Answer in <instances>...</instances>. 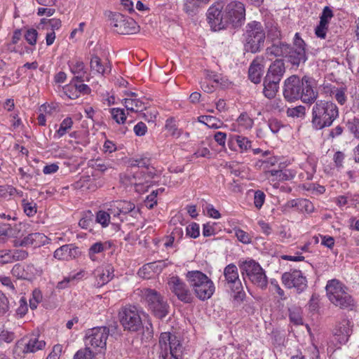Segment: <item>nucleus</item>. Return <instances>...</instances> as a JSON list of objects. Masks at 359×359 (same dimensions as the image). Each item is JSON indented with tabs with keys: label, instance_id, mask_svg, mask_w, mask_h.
I'll return each instance as SVG.
<instances>
[{
	"label": "nucleus",
	"instance_id": "f257e3e1",
	"mask_svg": "<svg viewBox=\"0 0 359 359\" xmlns=\"http://www.w3.org/2000/svg\"><path fill=\"white\" fill-rule=\"evenodd\" d=\"M283 95L289 102L301 99L303 102L309 103L316 99L317 93L313 90L306 76L300 79L299 76L293 75L285 81Z\"/></svg>",
	"mask_w": 359,
	"mask_h": 359
},
{
	"label": "nucleus",
	"instance_id": "f03ea898",
	"mask_svg": "<svg viewBox=\"0 0 359 359\" xmlns=\"http://www.w3.org/2000/svg\"><path fill=\"white\" fill-rule=\"evenodd\" d=\"M338 116L339 109L334 102L317 100L312 108V126L316 130L330 127Z\"/></svg>",
	"mask_w": 359,
	"mask_h": 359
},
{
	"label": "nucleus",
	"instance_id": "7ed1b4c3",
	"mask_svg": "<svg viewBox=\"0 0 359 359\" xmlns=\"http://www.w3.org/2000/svg\"><path fill=\"white\" fill-rule=\"evenodd\" d=\"M182 348L178 337L170 332L161 333L155 346L158 359H180Z\"/></svg>",
	"mask_w": 359,
	"mask_h": 359
},
{
	"label": "nucleus",
	"instance_id": "20e7f679",
	"mask_svg": "<svg viewBox=\"0 0 359 359\" xmlns=\"http://www.w3.org/2000/svg\"><path fill=\"white\" fill-rule=\"evenodd\" d=\"M328 299L334 306L342 309L353 310L355 301L349 294L346 287L337 279L328 280L325 287Z\"/></svg>",
	"mask_w": 359,
	"mask_h": 359
},
{
	"label": "nucleus",
	"instance_id": "39448f33",
	"mask_svg": "<svg viewBox=\"0 0 359 359\" xmlns=\"http://www.w3.org/2000/svg\"><path fill=\"white\" fill-rule=\"evenodd\" d=\"M116 325L102 326L88 329L86 331L84 343L86 346L95 351L96 353L104 352L109 335L113 334Z\"/></svg>",
	"mask_w": 359,
	"mask_h": 359
},
{
	"label": "nucleus",
	"instance_id": "423d86ee",
	"mask_svg": "<svg viewBox=\"0 0 359 359\" xmlns=\"http://www.w3.org/2000/svg\"><path fill=\"white\" fill-rule=\"evenodd\" d=\"M141 292L149 311L158 319L165 318L169 313L170 306L165 297L156 290L150 288H144Z\"/></svg>",
	"mask_w": 359,
	"mask_h": 359
},
{
	"label": "nucleus",
	"instance_id": "0eeeda50",
	"mask_svg": "<svg viewBox=\"0 0 359 359\" xmlns=\"http://www.w3.org/2000/svg\"><path fill=\"white\" fill-rule=\"evenodd\" d=\"M149 159L140 158L133 160L132 168H137L133 172V177L134 184L138 190L146 191L151 185V180L156 175V170L153 167H149Z\"/></svg>",
	"mask_w": 359,
	"mask_h": 359
},
{
	"label": "nucleus",
	"instance_id": "6e6552de",
	"mask_svg": "<svg viewBox=\"0 0 359 359\" xmlns=\"http://www.w3.org/2000/svg\"><path fill=\"white\" fill-rule=\"evenodd\" d=\"M244 280L248 278L257 287L264 290L268 285V278L260 264L253 259L245 260L239 264Z\"/></svg>",
	"mask_w": 359,
	"mask_h": 359
},
{
	"label": "nucleus",
	"instance_id": "1a4fd4ad",
	"mask_svg": "<svg viewBox=\"0 0 359 359\" xmlns=\"http://www.w3.org/2000/svg\"><path fill=\"white\" fill-rule=\"evenodd\" d=\"M245 34V49L251 53H257L264 46L266 34L261 22L252 21L246 25Z\"/></svg>",
	"mask_w": 359,
	"mask_h": 359
},
{
	"label": "nucleus",
	"instance_id": "9d476101",
	"mask_svg": "<svg viewBox=\"0 0 359 359\" xmlns=\"http://www.w3.org/2000/svg\"><path fill=\"white\" fill-rule=\"evenodd\" d=\"M223 19L226 27L231 25L238 27L242 25L245 19V8L243 3L233 1L227 4L223 11Z\"/></svg>",
	"mask_w": 359,
	"mask_h": 359
},
{
	"label": "nucleus",
	"instance_id": "9b49d317",
	"mask_svg": "<svg viewBox=\"0 0 359 359\" xmlns=\"http://www.w3.org/2000/svg\"><path fill=\"white\" fill-rule=\"evenodd\" d=\"M119 320L124 330L137 332L142 327V321L135 306H126L118 313Z\"/></svg>",
	"mask_w": 359,
	"mask_h": 359
},
{
	"label": "nucleus",
	"instance_id": "f8f14e48",
	"mask_svg": "<svg viewBox=\"0 0 359 359\" xmlns=\"http://www.w3.org/2000/svg\"><path fill=\"white\" fill-rule=\"evenodd\" d=\"M45 346V341L40 340L36 336L25 337L18 341L15 344L13 348V355L16 359H22L25 358L29 353H34L43 349Z\"/></svg>",
	"mask_w": 359,
	"mask_h": 359
},
{
	"label": "nucleus",
	"instance_id": "ddd939ff",
	"mask_svg": "<svg viewBox=\"0 0 359 359\" xmlns=\"http://www.w3.org/2000/svg\"><path fill=\"white\" fill-rule=\"evenodd\" d=\"M109 20L114 32L119 34H133L139 31V26L133 18L120 13H111Z\"/></svg>",
	"mask_w": 359,
	"mask_h": 359
},
{
	"label": "nucleus",
	"instance_id": "4468645a",
	"mask_svg": "<svg viewBox=\"0 0 359 359\" xmlns=\"http://www.w3.org/2000/svg\"><path fill=\"white\" fill-rule=\"evenodd\" d=\"M224 276L225 285L235 293L234 299L242 298L245 294L237 266L233 264H228L224 269Z\"/></svg>",
	"mask_w": 359,
	"mask_h": 359
},
{
	"label": "nucleus",
	"instance_id": "2eb2a0df",
	"mask_svg": "<svg viewBox=\"0 0 359 359\" xmlns=\"http://www.w3.org/2000/svg\"><path fill=\"white\" fill-rule=\"evenodd\" d=\"M294 46L291 47L288 44V49L285 57L292 65L298 67L301 63H304L306 60L305 43L300 37L299 33H296L294 38Z\"/></svg>",
	"mask_w": 359,
	"mask_h": 359
},
{
	"label": "nucleus",
	"instance_id": "dca6fc26",
	"mask_svg": "<svg viewBox=\"0 0 359 359\" xmlns=\"http://www.w3.org/2000/svg\"><path fill=\"white\" fill-rule=\"evenodd\" d=\"M281 280L287 288H295L298 293L303 292L307 287L306 278L303 276L301 271L291 269L283 273Z\"/></svg>",
	"mask_w": 359,
	"mask_h": 359
},
{
	"label": "nucleus",
	"instance_id": "f3484780",
	"mask_svg": "<svg viewBox=\"0 0 359 359\" xmlns=\"http://www.w3.org/2000/svg\"><path fill=\"white\" fill-rule=\"evenodd\" d=\"M351 323L348 319H343L336 325L334 335L330 341V347L333 346L339 348L341 345L346 344L352 334Z\"/></svg>",
	"mask_w": 359,
	"mask_h": 359
},
{
	"label": "nucleus",
	"instance_id": "a211bd4d",
	"mask_svg": "<svg viewBox=\"0 0 359 359\" xmlns=\"http://www.w3.org/2000/svg\"><path fill=\"white\" fill-rule=\"evenodd\" d=\"M168 289L175 295L177 299L184 303H191L193 297L191 291L178 276H172L168 281Z\"/></svg>",
	"mask_w": 359,
	"mask_h": 359
},
{
	"label": "nucleus",
	"instance_id": "6ab92c4d",
	"mask_svg": "<svg viewBox=\"0 0 359 359\" xmlns=\"http://www.w3.org/2000/svg\"><path fill=\"white\" fill-rule=\"evenodd\" d=\"M207 19L214 31L226 27V25H224V19H223V12L222 13L219 5L212 6L209 8L207 13Z\"/></svg>",
	"mask_w": 359,
	"mask_h": 359
},
{
	"label": "nucleus",
	"instance_id": "aec40b11",
	"mask_svg": "<svg viewBox=\"0 0 359 359\" xmlns=\"http://www.w3.org/2000/svg\"><path fill=\"white\" fill-rule=\"evenodd\" d=\"M13 276L18 279L32 280L36 274V269L32 264L26 266L20 264H15L11 270Z\"/></svg>",
	"mask_w": 359,
	"mask_h": 359
},
{
	"label": "nucleus",
	"instance_id": "412c9836",
	"mask_svg": "<svg viewBox=\"0 0 359 359\" xmlns=\"http://www.w3.org/2000/svg\"><path fill=\"white\" fill-rule=\"evenodd\" d=\"M113 272V267L110 265L95 269L94 272L96 278L95 285L100 287L109 282L114 277Z\"/></svg>",
	"mask_w": 359,
	"mask_h": 359
},
{
	"label": "nucleus",
	"instance_id": "4be33fe9",
	"mask_svg": "<svg viewBox=\"0 0 359 359\" xmlns=\"http://www.w3.org/2000/svg\"><path fill=\"white\" fill-rule=\"evenodd\" d=\"M79 248L72 245H64L54 252V257L59 260H70L78 257Z\"/></svg>",
	"mask_w": 359,
	"mask_h": 359
},
{
	"label": "nucleus",
	"instance_id": "5701e85b",
	"mask_svg": "<svg viewBox=\"0 0 359 359\" xmlns=\"http://www.w3.org/2000/svg\"><path fill=\"white\" fill-rule=\"evenodd\" d=\"M285 72L283 60H276L270 66L265 77L280 81Z\"/></svg>",
	"mask_w": 359,
	"mask_h": 359
},
{
	"label": "nucleus",
	"instance_id": "b1692460",
	"mask_svg": "<svg viewBox=\"0 0 359 359\" xmlns=\"http://www.w3.org/2000/svg\"><path fill=\"white\" fill-rule=\"evenodd\" d=\"M215 285L213 282L208 278L199 288L198 287L194 290L196 296L201 301H205L210 299L215 292Z\"/></svg>",
	"mask_w": 359,
	"mask_h": 359
},
{
	"label": "nucleus",
	"instance_id": "393cba45",
	"mask_svg": "<svg viewBox=\"0 0 359 359\" xmlns=\"http://www.w3.org/2000/svg\"><path fill=\"white\" fill-rule=\"evenodd\" d=\"M288 49V44L278 41L273 43L271 46L268 47L266 50V55L269 60H272L276 57H284L287 54Z\"/></svg>",
	"mask_w": 359,
	"mask_h": 359
},
{
	"label": "nucleus",
	"instance_id": "a878e982",
	"mask_svg": "<svg viewBox=\"0 0 359 359\" xmlns=\"http://www.w3.org/2000/svg\"><path fill=\"white\" fill-rule=\"evenodd\" d=\"M46 236L41 233H32L23 238L19 243H17L15 246H29L35 245L39 246L44 243Z\"/></svg>",
	"mask_w": 359,
	"mask_h": 359
},
{
	"label": "nucleus",
	"instance_id": "bb28decb",
	"mask_svg": "<svg viewBox=\"0 0 359 359\" xmlns=\"http://www.w3.org/2000/svg\"><path fill=\"white\" fill-rule=\"evenodd\" d=\"M186 276L194 291L208 279V277L200 271H189Z\"/></svg>",
	"mask_w": 359,
	"mask_h": 359
},
{
	"label": "nucleus",
	"instance_id": "cd10ccee",
	"mask_svg": "<svg viewBox=\"0 0 359 359\" xmlns=\"http://www.w3.org/2000/svg\"><path fill=\"white\" fill-rule=\"evenodd\" d=\"M263 65L257 60H254L248 70L250 80L254 83H260L263 74Z\"/></svg>",
	"mask_w": 359,
	"mask_h": 359
},
{
	"label": "nucleus",
	"instance_id": "c85d7f7f",
	"mask_svg": "<svg viewBox=\"0 0 359 359\" xmlns=\"http://www.w3.org/2000/svg\"><path fill=\"white\" fill-rule=\"evenodd\" d=\"M279 81L265 77L264 79L263 93L266 97L269 99L273 98L279 88Z\"/></svg>",
	"mask_w": 359,
	"mask_h": 359
},
{
	"label": "nucleus",
	"instance_id": "c756f323",
	"mask_svg": "<svg viewBox=\"0 0 359 359\" xmlns=\"http://www.w3.org/2000/svg\"><path fill=\"white\" fill-rule=\"evenodd\" d=\"M106 211L109 215L112 224L118 225L123 221V217H122L120 214L118 206L116 201H113L107 205Z\"/></svg>",
	"mask_w": 359,
	"mask_h": 359
},
{
	"label": "nucleus",
	"instance_id": "7c9ffc66",
	"mask_svg": "<svg viewBox=\"0 0 359 359\" xmlns=\"http://www.w3.org/2000/svg\"><path fill=\"white\" fill-rule=\"evenodd\" d=\"M123 102L126 109L132 112H142L147 109L145 104L137 98H125Z\"/></svg>",
	"mask_w": 359,
	"mask_h": 359
},
{
	"label": "nucleus",
	"instance_id": "2f4dec72",
	"mask_svg": "<svg viewBox=\"0 0 359 359\" xmlns=\"http://www.w3.org/2000/svg\"><path fill=\"white\" fill-rule=\"evenodd\" d=\"M210 0H184V11L189 15H194L202 4H207Z\"/></svg>",
	"mask_w": 359,
	"mask_h": 359
},
{
	"label": "nucleus",
	"instance_id": "473e14b6",
	"mask_svg": "<svg viewBox=\"0 0 359 359\" xmlns=\"http://www.w3.org/2000/svg\"><path fill=\"white\" fill-rule=\"evenodd\" d=\"M90 68L92 70L95 71L102 75L109 72L111 69L110 67L107 65H104L101 61V59L97 55H93L91 57Z\"/></svg>",
	"mask_w": 359,
	"mask_h": 359
},
{
	"label": "nucleus",
	"instance_id": "72a5a7b5",
	"mask_svg": "<svg viewBox=\"0 0 359 359\" xmlns=\"http://www.w3.org/2000/svg\"><path fill=\"white\" fill-rule=\"evenodd\" d=\"M107 249V243L101 241L93 243L88 249V257L93 262L97 260V254L101 253Z\"/></svg>",
	"mask_w": 359,
	"mask_h": 359
},
{
	"label": "nucleus",
	"instance_id": "f704fd0d",
	"mask_svg": "<svg viewBox=\"0 0 359 359\" xmlns=\"http://www.w3.org/2000/svg\"><path fill=\"white\" fill-rule=\"evenodd\" d=\"M198 121L205 124L209 128L215 129L219 128L222 125V122L220 120L212 116H200Z\"/></svg>",
	"mask_w": 359,
	"mask_h": 359
},
{
	"label": "nucleus",
	"instance_id": "c9c22d12",
	"mask_svg": "<svg viewBox=\"0 0 359 359\" xmlns=\"http://www.w3.org/2000/svg\"><path fill=\"white\" fill-rule=\"evenodd\" d=\"M118 206L119 212L122 217L126 216L130 212H133L135 208V205L128 201H116Z\"/></svg>",
	"mask_w": 359,
	"mask_h": 359
},
{
	"label": "nucleus",
	"instance_id": "e433bc0d",
	"mask_svg": "<svg viewBox=\"0 0 359 359\" xmlns=\"http://www.w3.org/2000/svg\"><path fill=\"white\" fill-rule=\"evenodd\" d=\"M73 125V121L72 118H65L60 125L59 129L56 131L54 137L60 138L65 135L68 130H69Z\"/></svg>",
	"mask_w": 359,
	"mask_h": 359
},
{
	"label": "nucleus",
	"instance_id": "4c0bfd02",
	"mask_svg": "<svg viewBox=\"0 0 359 359\" xmlns=\"http://www.w3.org/2000/svg\"><path fill=\"white\" fill-rule=\"evenodd\" d=\"M165 127L168 134L172 137H179L182 134L181 130L177 128L175 121L172 118L166 121Z\"/></svg>",
	"mask_w": 359,
	"mask_h": 359
},
{
	"label": "nucleus",
	"instance_id": "58836bf2",
	"mask_svg": "<svg viewBox=\"0 0 359 359\" xmlns=\"http://www.w3.org/2000/svg\"><path fill=\"white\" fill-rule=\"evenodd\" d=\"M22 206L25 213L28 217H32L36 213V204L33 201L29 202L27 199L22 200Z\"/></svg>",
	"mask_w": 359,
	"mask_h": 359
},
{
	"label": "nucleus",
	"instance_id": "ea45409f",
	"mask_svg": "<svg viewBox=\"0 0 359 359\" xmlns=\"http://www.w3.org/2000/svg\"><path fill=\"white\" fill-rule=\"evenodd\" d=\"M233 139L235 140L241 151H246L251 148L252 142L248 138L241 135H235Z\"/></svg>",
	"mask_w": 359,
	"mask_h": 359
},
{
	"label": "nucleus",
	"instance_id": "a19ab883",
	"mask_svg": "<svg viewBox=\"0 0 359 359\" xmlns=\"http://www.w3.org/2000/svg\"><path fill=\"white\" fill-rule=\"evenodd\" d=\"M95 221L100 224L102 227H107L109 223L111 224L109 213L106 210H100L96 214Z\"/></svg>",
	"mask_w": 359,
	"mask_h": 359
},
{
	"label": "nucleus",
	"instance_id": "79ce46f5",
	"mask_svg": "<svg viewBox=\"0 0 359 359\" xmlns=\"http://www.w3.org/2000/svg\"><path fill=\"white\" fill-rule=\"evenodd\" d=\"M95 355V353L90 347L86 346V348L79 350L75 353L74 359H93Z\"/></svg>",
	"mask_w": 359,
	"mask_h": 359
},
{
	"label": "nucleus",
	"instance_id": "37998d69",
	"mask_svg": "<svg viewBox=\"0 0 359 359\" xmlns=\"http://www.w3.org/2000/svg\"><path fill=\"white\" fill-rule=\"evenodd\" d=\"M112 118L118 123H123L126 119L124 109L120 108H112L110 109Z\"/></svg>",
	"mask_w": 359,
	"mask_h": 359
},
{
	"label": "nucleus",
	"instance_id": "c03bdc74",
	"mask_svg": "<svg viewBox=\"0 0 359 359\" xmlns=\"http://www.w3.org/2000/svg\"><path fill=\"white\" fill-rule=\"evenodd\" d=\"M267 36L271 40L273 41L278 39L280 36V30L279 29L277 24L271 23L267 25Z\"/></svg>",
	"mask_w": 359,
	"mask_h": 359
},
{
	"label": "nucleus",
	"instance_id": "a18cd8bd",
	"mask_svg": "<svg viewBox=\"0 0 359 359\" xmlns=\"http://www.w3.org/2000/svg\"><path fill=\"white\" fill-rule=\"evenodd\" d=\"M289 318L290 321L295 325H302L303 323L302 318L299 309H290Z\"/></svg>",
	"mask_w": 359,
	"mask_h": 359
},
{
	"label": "nucleus",
	"instance_id": "49530a36",
	"mask_svg": "<svg viewBox=\"0 0 359 359\" xmlns=\"http://www.w3.org/2000/svg\"><path fill=\"white\" fill-rule=\"evenodd\" d=\"M238 125L244 129L251 128L253 126V120L246 114H241L237 119Z\"/></svg>",
	"mask_w": 359,
	"mask_h": 359
},
{
	"label": "nucleus",
	"instance_id": "de8ad7c7",
	"mask_svg": "<svg viewBox=\"0 0 359 359\" xmlns=\"http://www.w3.org/2000/svg\"><path fill=\"white\" fill-rule=\"evenodd\" d=\"M42 299V294L39 290H34L32 292V296L29 299V306L31 309L34 310L37 308L38 304Z\"/></svg>",
	"mask_w": 359,
	"mask_h": 359
},
{
	"label": "nucleus",
	"instance_id": "09e8293b",
	"mask_svg": "<svg viewBox=\"0 0 359 359\" xmlns=\"http://www.w3.org/2000/svg\"><path fill=\"white\" fill-rule=\"evenodd\" d=\"M186 232L188 236L196 238L200 234L199 225L195 222L191 223L187 226Z\"/></svg>",
	"mask_w": 359,
	"mask_h": 359
},
{
	"label": "nucleus",
	"instance_id": "8fccbe9b",
	"mask_svg": "<svg viewBox=\"0 0 359 359\" xmlns=\"http://www.w3.org/2000/svg\"><path fill=\"white\" fill-rule=\"evenodd\" d=\"M9 310V301L6 294L0 290V316H4Z\"/></svg>",
	"mask_w": 359,
	"mask_h": 359
},
{
	"label": "nucleus",
	"instance_id": "3c124183",
	"mask_svg": "<svg viewBox=\"0 0 359 359\" xmlns=\"http://www.w3.org/2000/svg\"><path fill=\"white\" fill-rule=\"evenodd\" d=\"M265 194L261 190H257L254 194V204L257 209H260L265 201Z\"/></svg>",
	"mask_w": 359,
	"mask_h": 359
},
{
	"label": "nucleus",
	"instance_id": "603ef678",
	"mask_svg": "<svg viewBox=\"0 0 359 359\" xmlns=\"http://www.w3.org/2000/svg\"><path fill=\"white\" fill-rule=\"evenodd\" d=\"M305 107L301 105L294 108H288L287 115L292 117H301L305 114Z\"/></svg>",
	"mask_w": 359,
	"mask_h": 359
},
{
	"label": "nucleus",
	"instance_id": "864d4df0",
	"mask_svg": "<svg viewBox=\"0 0 359 359\" xmlns=\"http://www.w3.org/2000/svg\"><path fill=\"white\" fill-rule=\"evenodd\" d=\"M70 69L72 74L74 75L76 74H85L84 72V64L81 60H77L75 62H72L69 64Z\"/></svg>",
	"mask_w": 359,
	"mask_h": 359
},
{
	"label": "nucleus",
	"instance_id": "5fc2aeb1",
	"mask_svg": "<svg viewBox=\"0 0 359 359\" xmlns=\"http://www.w3.org/2000/svg\"><path fill=\"white\" fill-rule=\"evenodd\" d=\"M296 172L292 170H280L278 181H288L292 180Z\"/></svg>",
	"mask_w": 359,
	"mask_h": 359
},
{
	"label": "nucleus",
	"instance_id": "6e6d98bb",
	"mask_svg": "<svg viewBox=\"0 0 359 359\" xmlns=\"http://www.w3.org/2000/svg\"><path fill=\"white\" fill-rule=\"evenodd\" d=\"M345 89L340 88H337L334 90H333L332 95H334L336 100L340 104H344L346 101V96L345 94Z\"/></svg>",
	"mask_w": 359,
	"mask_h": 359
},
{
	"label": "nucleus",
	"instance_id": "4d7b16f0",
	"mask_svg": "<svg viewBox=\"0 0 359 359\" xmlns=\"http://www.w3.org/2000/svg\"><path fill=\"white\" fill-rule=\"evenodd\" d=\"M158 194V191H153L144 201V203L147 208L149 209H152L155 205L157 203L156 197Z\"/></svg>",
	"mask_w": 359,
	"mask_h": 359
},
{
	"label": "nucleus",
	"instance_id": "13d9d810",
	"mask_svg": "<svg viewBox=\"0 0 359 359\" xmlns=\"http://www.w3.org/2000/svg\"><path fill=\"white\" fill-rule=\"evenodd\" d=\"M12 263L11 250H0V264L4 265Z\"/></svg>",
	"mask_w": 359,
	"mask_h": 359
},
{
	"label": "nucleus",
	"instance_id": "bf43d9fd",
	"mask_svg": "<svg viewBox=\"0 0 359 359\" xmlns=\"http://www.w3.org/2000/svg\"><path fill=\"white\" fill-rule=\"evenodd\" d=\"M348 128L355 137L359 139V119L354 118L348 122Z\"/></svg>",
	"mask_w": 359,
	"mask_h": 359
},
{
	"label": "nucleus",
	"instance_id": "052dcab7",
	"mask_svg": "<svg viewBox=\"0 0 359 359\" xmlns=\"http://www.w3.org/2000/svg\"><path fill=\"white\" fill-rule=\"evenodd\" d=\"M327 25L328 24L327 22L320 21L319 25L316 27L315 29V34L318 37L321 39L325 38L327 30Z\"/></svg>",
	"mask_w": 359,
	"mask_h": 359
},
{
	"label": "nucleus",
	"instance_id": "680f3d73",
	"mask_svg": "<svg viewBox=\"0 0 359 359\" xmlns=\"http://www.w3.org/2000/svg\"><path fill=\"white\" fill-rule=\"evenodd\" d=\"M37 36L38 33L36 29H29L27 30L25 34V38L30 45L33 46L35 45L36 43Z\"/></svg>",
	"mask_w": 359,
	"mask_h": 359
},
{
	"label": "nucleus",
	"instance_id": "e2e57ef3",
	"mask_svg": "<svg viewBox=\"0 0 359 359\" xmlns=\"http://www.w3.org/2000/svg\"><path fill=\"white\" fill-rule=\"evenodd\" d=\"M28 257V252L23 250H11L12 263L15 261L24 260Z\"/></svg>",
	"mask_w": 359,
	"mask_h": 359
},
{
	"label": "nucleus",
	"instance_id": "0e129e2a",
	"mask_svg": "<svg viewBox=\"0 0 359 359\" xmlns=\"http://www.w3.org/2000/svg\"><path fill=\"white\" fill-rule=\"evenodd\" d=\"M147 264L148 265L150 270H152L154 273H160L166 266V264L163 260L151 262Z\"/></svg>",
	"mask_w": 359,
	"mask_h": 359
},
{
	"label": "nucleus",
	"instance_id": "69168bd1",
	"mask_svg": "<svg viewBox=\"0 0 359 359\" xmlns=\"http://www.w3.org/2000/svg\"><path fill=\"white\" fill-rule=\"evenodd\" d=\"M235 234L238 240L243 243L248 244L251 242V238L249 234L241 229L236 230Z\"/></svg>",
	"mask_w": 359,
	"mask_h": 359
},
{
	"label": "nucleus",
	"instance_id": "338daca9",
	"mask_svg": "<svg viewBox=\"0 0 359 359\" xmlns=\"http://www.w3.org/2000/svg\"><path fill=\"white\" fill-rule=\"evenodd\" d=\"M19 304H20V305L16 310V313L20 317H22L27 313V312L28 311L27 303L26 299L25 297H22L20 299Z\"/></svg>",
	"mask_w": 359,
	"mask_h": 359
},
{
	"label": "nucleus",
	"instance_id": "774afa93",
	"mask_svg": "<svg viewBox=\"0 0 359 359\" xmlns=\"http://www.w3.org/2000/svg\"><path fill=\"white\" fill-rule=\"evenodd\" d=\"M65 93L70 99L72 100L76 99L79 97L78 94L79 93L76 90V88L72 83H70L68 86H67Z\"/></svg>",
	"mask_w": 359,
	"mask_h": 359
}]
</instances>
